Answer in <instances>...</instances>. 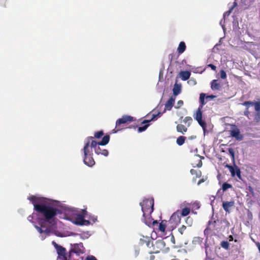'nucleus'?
I'll list each match as a JSON object with an SVG mask.
<instances>
[{
  "label": "nucleus",
  "instance_id": "obj_40",
  "mask_svg": "<svg viewBox=\"0 0 260 260\" xmlns=\"http://www.w3.org/2000/svg\"><path fill=\"white\" fill-rule=\"evenodd\" d=\"M247 189L248 190V191H249V192L253 196H254V190H253V188L251 186H249L247 188Z\"/></svg>",
  "mask_w": 260,
  "mask_h": 260
},
{
  "label": "nucleus",
  "instance_id": "obj_56",
  "mask_svg": "<svg viewBox=\"0 0 260 260\" xmlns=\"http://www.w3.org/2000/svg\"><path fill=\"white\" fill-rule=\"evenodd\" d=\"M27 219L29 221H30L32 219V216L30 215L27 217Z\"/></svg>",
  "mask_w": 260,
  "mask_h": 260
},
{
  "label": "nucleus",
  "instance_id": "obj_54",
  "mask_svg": "<svg viewBox=\"0 0 260 260\" xmlns=\"http://www.w3.org/2000/svg\"><path fill=\"white\" fill-rule=\"evenodd\" d=\"M228 239L229 240V241H232L233 240V237L232 235H230L229 238H228Z\"/></svg>",
  "mask_w": 260,
  "mask_h": 260
},
{
  "label": "nucleus",
  "instance_id": "obj_25",
  "mask_svg": "<svg viewBox=\"0 0 260 260\" xmlns=\"http://www.w3.org/2000/svg\"><path fill=\"white\" fill-rule=\"evenodd\" d=\"M186 49V45L184 42H181L177 48L178 53L182 54Z\"/></svg>",
  "mask_w": 260,
  "mask_h": 260
},
{
  "label": "nucleus",
  "instance_id": "obj_50",
  "mask_svg": "<svg viewBox=\"0 0 260 260\" xmlns=\"http://www.w3.org/2000/svg\"><path fill=\"white\" fill-rule=\"evenodd\" d=\"M87 214V212L85 210H83L82 211V213L81 215H84V217H85Z\"/></svg>",
  "mask_w": 260,
  "mask_h": 260
},
{
  "label": "nucleus",
  "instance_id": "obj_28",
  "mask_svg": "<svg viewBox=\"0 0 260 260\" xmlns=\"http://www.w3.org/2000/svg\"><path fill=\"white\" fill-rule=\"evenodd\" d=\"M205 96L206 95L204 93H201L200 95V105L199 106H201L202 108L203 107L204 105H205L206 104V102H205Z\"/></svg>",
  "mask_w": 260,
  "mask_h": 260
},
{
  "label": "nucleus",
  "instance_id": "obj_13",
  "mask_svg": "<svg viewBox=\"0 0 260 260\" xmlns=\"http://www.w3.org/2000/svg\"><path fill=\"white\" fill-rule=\"evenodd\" d=\"M160 114V113H158L157 114H153L152 118L150 120H144L142 122V124H145L143 126H140L138 127V131L139 133H141L143 131H145L149 126V124H148L151 121L155 119L157 116Z\"/></svg>",
  "mask_w": 260,
  "mask_h": 260
},
{
  "label": "nucleus",
  "instance_id": "obj_21",
  "mask_svg": "<svg viewBox=\"0 0 260 260\" xmlns=\"http://www.w3.org/2000/svg\"><path fill=\"white\" fill-rule=\"evenodd\" d=\"M230 134L231 136L235 137L237 140H241L242 137L239 138L240 136V131L238 128H236L234 129H232L231 131Z\"/></svg>",
  "mask_w": 260,
  "mask_h": 260
},
{
  "label": "nucleus",
  "instance_id": "obj_46",
  "mask_svg": "<svg viewBox=\"0 0 260 260\" xmlns=\"http://www.w3.org/2000/svg\"><path fill=\"white\" fill-rule=\"evenodd\" d=\"M193 206L194 208H196V209H199L200 208V205H199V203H194L193 204Z\"/></svg>",
  "mask_w": 260,
  "mask_h": 260
},
{
  "label": "nucleus",
  "instance_id": "obj_49",
  "mask_svg": "<svg viewBox=\"0 0 260 260\" xmlns=\"http://www.w3.org/2000/svg\"><path fill=\"white\" fill-rule=\"evenodd\" d=\"M233 10H231V8H230L229 10L225 12V14L227 15H229L232 12Z\"/></svg>",
  "mask_w": 260,
  "mask_h": 260
},
{
  "label": "nucleus",
  "instance_id": "obj_7",
  "mask_svg": "<svg viewBox=\"0 0 260 260\" xmlns=\"http://www.w3.org/2000/svg\"><path fill=\"white\" fill-rule=\"evenodd\" d=\"M202 107L199 106L196 113L193 115L194 118L198 121L199 124L201 126L203 129H205L206 127V123L202 120Z\"/></svg>",
  "mask_w": 260,
  "mask_h": 260
},
{
  "label": "nucleus",
  "instance_id": "obj_57",
  "mask_svg": "<svg viewBox=\"0 0 260 260\" xmlns=\"http://www.w3.org/2000/svg\"><path fill=\"white\" fill-rule=\"evenodd\" d=\"M205 260H214V259L213 258H210V257H206Z\"/></svg>",
  "mask_w": 260,
  "mask_h": 260
},
{
  "label": "nucleus",
  "instance_id": "obj_9",
  "mask_svg": "<svg viewBox=\"0 0 260 260\" xmlns=\"http://www.w3.org/2000/svg\"><path fill=\"white\" fill-rule=\"evenodd\" d=\"M72 247L68 254V255H71V257H72L73 253H76L78 255L84 253L83 246L82 243L74 244Z\"/></svg>",
  "mask_w": 260,
  "mask_h": 260
},
{
  "label": "nucleus",
  "instance_id": "obj_3",
  "mask_svg": "<svg viewBox=\"0 0 260 260\" xmlns=\"http://www.w3.org/2000/svg\"><path fill=\"white\" fill-rule=\"evenodd\" d=\"M242 105L246 107V109L244 112V115L246 116L248 119H250V112L249 108L250 107L254 106V109L256 111L254 115V121L256 123L260 122V102H253L251 101H246L241 104Z\"/></svg>",
  "mask_w": 260,
  "mask_h": 260
},
{
  "label": "nucleus",
  "instance_id": "obj_17",
  "mask_svg": "<svg viewBox=\"0 0 260 260\" xmlns=\"http://www.w3.org/2000/svg\"><path fill=\"white\" fill-rule=\"evenodd\" d=\"M168 221L166 220H162L157 225H155L156 230H157L161 233L165 234L166 229L167 226V222Z\"/></svg>",
  "mask_w": 260,
  "mask_h": 260
},
{
  "label": "nucleus",
  "instance_id": "obj_1",
  "mask_svg": "<svg viewBox=\"0 0 260 260\" xmlns=\"http://www.w3.org/2000/svg\"><path fill=\"white\" fill-rule=\"evenodd\" d=\"M27 199L34 205V210L43 217L39 219L38 223L40 226L35 225L36 229L40 234H49L51 231L50 228L47 226L46 224L47 222L51 223L54 217L60 213V210L50 205L47 198L32 195L28 197Z\"/></svg>",
  "mask_w": 260,
  "mask_h": 260
},
{
  "label": "nucleus",
  "instance_id": "obj_8",
  "mask_svg": "<svg viewBox=\"0 0 260 260\" xmlns=\"http://www.w3.org/2000/svg\"><path fill=\"white\" fill-rule=\"evenodd\" d=\"M225 167L228 168L231 174V176L233 177H234L236 175L240 180H242L240 169L237 166L234 165V166H232L229 165H226Z\"/></svg>",
  "mask_w": 260,
  "mask_h": 260
},
{
  "label": "nucleus",
  "instance_id": "obj_19",
  "mask_svg": "<svg viewBox=\"0 0 260 260\" xmlns=\"http://www.w3.org/2000/svg\"><path fill=\"white\" fill-rule=\"evenodd\" d=\"M175 101V98L173 96L170 97V98L167 101L165 104V110L170 111L174 106Z\"/></svg>",
  "mask_w": 260,
  "mask_h": 260
},
{
  "label": "nucleus",
  "instance_id": "obj_38",
  "mask_svg": "<svg viewBox=\"0 0 260 260\" xmlns=\"http://www.w3.org/2000/svg\"><path fill=\"white\" fill-rule=\"evenodd\" d=\"M183 105V101L182 100H179L177 102L176 105L175 106L176 109L180 108Z\"/></svg>",
  "mask_w": 260,
  "mask_h": 260
},
{
  "label": "nucleus",
  "instance_id": "obj_26",
  "mask_svg": "<svg viewBox=\"0 0 260 260\" xmlns=\"http://www.w3.org/2000/svg\"><path fill=\"white\" fill-rule=\"evenodd\" d=\"M190 172L191 175H195L196 178H200L202 176V172L200 170L191 169Z\"/></svg>",
  "mask_w": 260,
  "mask_h": 260
},
{
  "label": "nucleus",
  "instance_id": "obj_20",
  "mask_svg": "<svg viewBox=\"0 0 260 260\" xmlns=\"http://www.w3.org/2000/svg\"><path fill=\"white\" fill-rule=\"evenodd\" d=\"M190 75V72L187 71H181L180 73V76L181 79L183 81L188 80L189 78Z\"/></svg>",
  "mask_w": 260,
  "mask_h": 260
},
{
  "label": "nucleus",
  "instance_id": "obj_23",
  "mask_svg": "<svg viewBox=\"0 0 260 260\" xmlns=\"http://www.w3.org/2000/svg\"><path fill=\"white\" fill-rule=\"evenodd\" d=\"M221 87L220 84L217 80H213L211 83V88L212 90H219Z\"/></svg>",
  "mask_w": 260,
  "mask_h": 260
},
{
  "label": "nucleus",
  "instance_id": "obj_29",
  "mask_svg": "<svg viewBox=\"0 0 260 260\" xmlns=\"http://www.w3.org/2000/svg\"><path fill=\"white\" fill-rule=\"evenodd\" d=\"M185 139H186L185 137L180 136L177 138V139L176 140V143L178 145L181 146L184 143Z\"/></svg>",
  "mask_w": 260,
  "mask_h": 260
},
{
  "label": "nucleus",
  "instance_id": "obj_14",
  "mask_svg": "<svg viewBox=\"0 0 260 260\" xmlns=\"http://www.w3.org/2000/svg\"><path fill=\"white\" fill-rule=\"evenodd\" d=\"M56 250L58 254L57 259L67 260L68 259V257H67V256L66 249L65 248L59 245Z\"/></svg>",
  "mask_w": 260,
  "mask_h": 260
},
{
  "label": "nucleus",
  "instance_id": "obj_39",
  "mask_svg": "<svg viewBox=\"0 0 260 260\" xmlns=\"http://www.w3.org/2000/svg\"><path fill=\"white\" fill-rule=\"evenodd\" d=\"M220 77L222 79H224L226 78V74L225 72L223 70H221L220 71Z\"/></svg>",
  "mask_w": 260,
  "mask_h": 260
},
{
  "label": "nucleus",
  "instance_id": "obj_31",
  "mask_svg": "<svg viewBox=\"0 0 260 260\" xmlns=\"http://www.w3.org/2000/svg\"><path fill=\"white\" fill-rule=\"evenodd\" d=\"M104 134L103 131H100L95 132L94 134V137H93V139L95 138V139H99L101 138L104 136Z\"/></svg>",
  "mask_w": 260,
  "mask_h": 260
},
{
  "label": "nucleus",
  "instance_id": "obj_55",
  "mask_svg": "<svg viewBox=\"0 0 260 260\" xmlns=\"http://www.w3.org/2000/svg\"><path fill=\"white\" fill-rule=\"evenodd\" d=\"M214 98H215V96L213 95H209V96H206L207 99H208V98L213 99Z\"/></svg>",
  "mask_w": 260,
  "mask_h": 260
},
{
  "label": "nucleus",
  "instance_id": "obj_4",
  "mask_svg": "<svg viewBox=\"0 0 260 260\" xmlns=\"http://www.w3.org/2000/svg\"><path fill=\"white\" fill-rule=\"evenodd\" d=\"M141 210L143 213V216L150 215L154 210L153 199H145L140 203Z\"/></svg>",
  "mask_w": 260,
  "mask_h": 260
},
{
  "label": "nucleus",
  "instance_id": "obj_27",
  "mask_svg": "<svg viewBox=\"0 0 260 260\" xmlns=\"http://www.w3.org/2000/svg\"><path fill=\"white\" fill-rule=\"evenodd\" d=\"M190 212V209L189 208L185 207L183 208L181 212L179 213L181 216H186L188 215Z\"/></svg>",
  "mask_w": 260,
  "mask_h": 260
},
{
  "label": "nucleus",
  "instance_id": "obj_33",
  "mask_svg": "<svg viewBox=\"0 0 260 260\" xmlns=\"http://www.w3.org/2000/svg\"><path fill=\"white\" fill-rule=\"evenodd\" d=\"M192 118L191 117L189 116H186L183 119V122L184 123H188L187 126H189L191 121H192Z\"/></svg>",
  "mask_w": 260,
  "mask_h": 260
},
{
  "label": "nucleus",
  "instance_id": "obj_32",
  "mask_svg": "<svg viewBox=\"0 0 260 260\" xmlns=\"http://www.w3.org/2000/svg\"><path fill=\"white\" fill-rule=\"evenodd\" d=\"M233 186L232 184L228 183L226 182L223 183L222 185V189L223 191H225L229 188H232Z\"/></svg>",
  "mask_w": 260,
  "mask_h": 260
},
{
  "label": "nucleus",
  "instance_id": "obj_6",
  "mask_svg": "<svg viewBox=\"0 0 260 260\" xmlns=\"http://www.w3.org/2000/svg\"><path fill=\"white\" fill-rule=\"evenodd\" d=\"M134 121V117L129 116V115H123L121 118H119L116 121V126L115 129L116 130L114 129V133H116L118 131L121 130L123 128L121 126L122 124H125L127 122H131Z\"/></svg>",
  "mask_w": 260,
  "mask_h": 260
},
{
  "label": "nucleus",
  "instance_id": "obj_45",
  "mask_svg": "<svg viewBox=\"0 0 260 260\" xmlns=\"http://www.w3.org/2000/svg\"><path fill=\"white\" fill-rule=\"evenodd\" d=\"M237 3L236 1L233 3V6L230 8L231 10H233L235 7L237 6Z\"/></svg>",
  "mask_w": 260,
  "mask_h": 260
},
{
  "label": "nucleus",
  "instance_id": "obj_43",
  "mask_svg": "<svg viewBox=\"0 0 260 260\" xmlns=\"http://www.w3.org/2000/svg\"><path fill=\"white\" fill-rule=\"evenodd\" d=\"M208 67H210L213 71H215L216 69V67L213 64H209Z\"/></svg>",
  "mask_w": 260,
  "mask_h": 260
},
{
  "label": "nucleus",
  "instance_id": "obj_24",
  "mask_svg": "<svg viewBox=\"0 0 260 260\" xmlns=\"http://www.w3.org/2000/svg\"><path fill=\"white\" fill-rule=\"evenodd\" d=\"M173 92L175 96L178 95L181 92V85L176 83L173 89Z\"/></svg>",
  "mask_w": 260,
  "mask_h": 260
},
{
  "label": "nucleus",
  "instance_id": "obj_18",
  "mask_svg": "<svg viewBox=\"0 0 260 260\" xmlns=\"http://www.w3.org/2000/svg\"><path fill=\"white\" fill-rule=\"evenodd\" d=\"M235 205V202L234 201H231L230 202L228 201H224L222 202V207L224 210L228 213H230V208L233 207Z\"/></svg>",
  "mask_w": 260,
  "mask_h": 260
},
{
  "label": "nucleus",
  "instance_id": "obj_30",
  "mask_svg": "<svg viewBox=\"0 0 260 260\" xmlns=\"http://www.w3.org/2000/svg\"><path fill=\"white\" fill-rule=\"evenodd\" d=\"M221 247L225 250H229L230 249V244L226 241H222L220 244Z\"/></svg>",
  "mask_w": 260,
  "mask_h": 260
},
{
  "label": "nucleus",
  "instance_id": "obj_15",
  "mask_svg": "<svg viewBox=\"0 0 260 260\" xmlns=\"http://www.w3.org/2000/svg\"><path fill=\"white\" fill-rule=\"evenodd\" d=\"M180 211L177 210L176 212L174 213L171 216L170 220L168 221L169 222L174 223L175 224V227H176V225H177L179 223H180L181 220V217L179 215Z\"/></svg>",
  "mask_w": 260,
  "mask_h": 260
},
{
  "label": "nucleus",
  "instance_id": "obj_58",
  "mask_svg": "<svg viewBox=\"0 0 260 260\" xmlns=\"http://www.w3.org/2000/svg\"><path fill=\"white\" fill-rule=\"evenodd\" d=\"M235 242H237V240L236 239L235 240Z\"/></svg>",
  "mask_w": 260,
  "mask_h": 260
},
{
  "label": "nucleus",
  "instance_id": "obj_47",
  "mask_svg": "<svg viewBox=\"0 0 260 260\" xmlns=\"http://www.w3.org/2000/svg\"><path fill=\"white\" fill-rule=\"evenodd\" d=\"M198 167L200 168L202 166V161L201 159L199 160L198 163L197 164Z\"/></svg>",
  "mask_w": 260,
  "mask_h": 260
},
{
  "label": "nucleus",
  "instance_id": "obj_11",
  "mask_svg": "<svg viewBox=\"0 0 260 260\" xmlns=\"http://www.w3.org/2000/svg\"><path fill=\"white\" fill-rule=\"evenodd\" d=\"M75 223L79 225H89L91 224L89 220L85 219L84 215L78 214L75 218Z\"/></svg>",
  "mask_w": 260,
  "mask_h": 260
},
{
  "label": "nucleus",
  "instance_id": "obj_12",
  "mask_svg": "<svg viewBox=\"0 0 260 260\" xmlns=\"http://www.w3.org/2000/svg\"><path fill=\"white\" fill-rule=\"evenodd\" d=\"M143 217L144 222L146 225L150 228H153L154 229H156L155 225H158V222L157 220H153L151 215H146V216H143Z\"/></svg>",
  "mask_w": 260,
  "mask_h": 260
},
{
  "label": "nucleus",
  "instance_id": "obj_51",
  "mask_svg": "<svg viewBox=\"0 0 260 260\" xmlns=\"http://www.w3.org/2000/svg\"><path fill=\"white\" fill-rule=\"evenodd\" d=\"M89 221H90V220H91V221H92L93 222H95V221H96V220H97V219H96V218H95V217H92V218H90V219H89Z\"/></svg>",
  "mask_w": 260,
  "mask_h": 260
},
{
  "label": "nucleus",
  "instance_id": "obj_22",
  "mask_svg": "<svg viewBox=\"0 0 260 260\" xmlns=\"http://www.w3.org/2000/svg\"><path fill=\"white\" fill-rule=\"evenodd\" d=\"M176 129L178 132L184 134L187 131V127L182 124H178L176 126Z\"/></svg>",
  "mask_w": 260,
  "mask_h": 260
},
{
  "label": "nucleus",
  "instance_id": "obj_52",
  "mask_svg": "<svg viewBox=\"0 0 260 260\" xmlns=\"http://www.w3.org/2000/svg\"><path fill=\"white\" fill-rule=\"evenodd\" d=\"M197 136H191L188 137V139L189 140H193L196 139Z\"/></svg>",
  "mask_w": 260,
  "mask_h": 260
},
{
  "label": "nucleus",
  "instance_id": "obj_36",
  "mask_svg": "<svg viewBox=\"0 0 260 260\" xmlns=\"http://www.w3.org/2000/svg\"><path fill=\"white\" fill-rule=\"evenodd\" d=\"M152 253L153 252H149L150 255L145 257L146 260H154L155 256L152 254Z\"/></svg>",
  "mask_w": 260,
  "mask_h": 260
},
{
  "label": "nucleus",
  "instance_id": "obj_10",
  "mask_svg": "<svg viewBox=\"0 0 260 260\" xmlns=\"http://www.w3.org/2000/svg\"><path fill=\"white\" fill-rule=\"evenodd\" d=\"M153 251V253H157L164 250L166 244L162 240H159L155 241V243H152Z\"/></svg>",
  "mask_w": 260,
  "mask_h": 260
},
{
  "label": "nucleus",
  "instance_id": "obj_5",
  "mask_svg": "<svg viewBox=\"0 0 260 260\" xmlns=\"http://www.w3.org/2000/svg\"><path fill=\"white\" fill-rule=\"evenodd\" d=\"M84 152L83 161L84 164L92 167L95 164V161L92 157V150L89 149V142H86L83 149Z\"/></svg>",
  "mask_w": 260,
  "mask_h": 260
},
{
  "label": "nucleus",
  "instance_id": "obj_41",
  "mask_svg": "<svg viewBox=\"0 0 260 260\" xmlns=\"http://www.w3.org/2000/svg\"><path fill=\"white\" fill-rule=\"evenodd\" d=\"M85 260H97V259L93 255H88Z\"/></svg>",
  "mask_w": 260,
  "mask_h": 260
},
{
  "label": "nucleus",
  "instance_id": "obj_37",
  "mask_svg": "<svg viewBox=\"0 0 260 260\" xmlns=\"http://www.w3.org/2000/svg\"><path fill=\"white\" fill-rule=\"evenodd\" d=\"M186 229V226L184 225H182L180 228L178 229V232L181 234L183 235L184 232L185 231Z\"/></svg>",
  "mask_w": 260,
  "mask_h": 260
},
{
  "label": "nucleus",
  "instance_id": "obj_16",
  "mask_svg": "<svg viewBox=\"0 0 260 260\" xmlns=\"http://www.w3.org/2000/svg\"><path fill=\"white\" fill-rule=\"evenodd\" d=\"M152 242V240L150 237L143 236L140 239L139 245L141 246L146 245L147 247H149L150 243Z\"/></svg>",
  "mask_w": 260,
  "mask_h": 260
},
{
  "label": "nucleus",
  "instance_id": "obj_2",
  "mask_svg": "<svg viewBox=\"0 0 260 260\" xmlns=\"http://www.w3.org/2000/svg\"><path fill=\"white\" fill-rule=\"evenodd\" d=\"M110 136L106 135L103 137L101 141L96 142L93 140V137H88L86 138L87 142H89V145L91 148H94V152L98 155L102 154L105 156H107L109 154V152L107 149H102L99 146L97 145L105 146L107 145L110 141Z\"/></svg>",
  "mask_w": 260,
  "mask_h": 260
},
{
  "label": "nucleus",
  "instance_id": "obj_42",
  "mask_svg": "<svg viewBox=\"0 0 260 260\" xmlns=\"http://www.w3.org/2000/svg\"><path fill=\"white\" fill-rule=\"evenodd\" d=\"M7 0H0V5L2 7L6 6Z\"/></svg>",
  "mask_w": 260,
  "mask_h": 260
},
{
  "label": "nucleus",
  "instance_id": "obj_35",
  "mask_svg": "<svg viewBox=\"0 0 260 260\" xmlns=\"http://www.w3.org/2000/svg\"><path fill=\"white\" fill-rule=\"evenodd\" d=\"M185 222L188 225V226H191L193 222V220L191 217L188 216L186 218Z\"/></svg>",
  "mask_w": 260,
  "mask_h": 260
},
{
  "label": "nucleus",
  "instance_id": "obj_53",
  "mask_svg": "<svg viewBox=\"0 0 260 260\" xmlns=\"http://www.w3.org/2000/svg\"><path fill=\"white\" fill-rule=\"evenodd\" d=\"M204 182V180L203 179H202L199 180V181L198 183V184L200 185V184H201L202 183H203Z\"/></svg>",
  "mask_w": 260,
  "mask_h": 260
},
{
  "label": "nucleus",
  "instance_id": "obj_34",
  "mask_svg": "<svg viewBox=\"0 0 260 260\" xmlns=\"http://www.w3.org/2000/svg\"><path fill=\"white\" fill-rule=\"evenodd\" d=\"M228 151L233 159V161L234 162L235 161V151H234V149L232 148H228Z\"/></svg>",
  "mask_w": 260,
  "mask_h": 260
},
{
  "label": "nucleus",
  "instance_id": "obj_48",
  "mask_svg": "<svg viewBox=\"0 0 260 260\" xmlns=\"http://www.w3.org/2000/svg\"><path fill=\"white\" fill-rule=\"evenodd\" d=\"M52 245L54 246V247L55 248V249L57 248V247L59 246L58 245L55 241L52 242Z\"/></svg>",
  "mask_w": 260,
  "mask_h": 260
},
{
  "label": "nucleus",
  "instance_id": "obj_44",
  "mask_svg": "<svg viewBox=\"0 0 260 260\" xmlns=\"http://www.w3.org/2000/svg\"><path fill=\"white\" fill-rule=\"evenodd\" d=\"M215 223H216V221H209L208 222V225H213V228H215Z\"/></svg>",
  "mask_w": 260,
  "mask_h": 260
}]
</instances>
